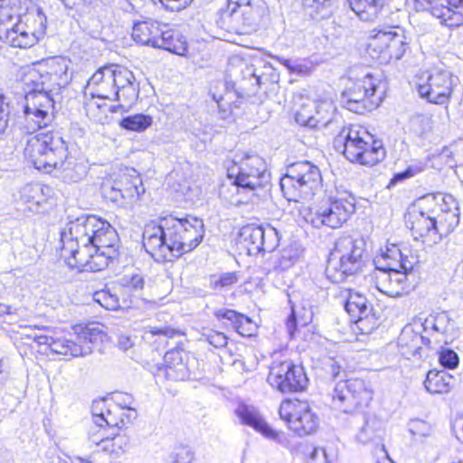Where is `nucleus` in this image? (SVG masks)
I'll return each instance as SVG.
<instances>
[{"label": "nucleus", "instance_id": "obj_1", "mask_svg": "<svg viewBox=\"0 0 463 463\" xmlns=\"http://www.w3.org/2000/svg\"><path fill=\"white\" fill-rule=\"evenodd\" d=\"M61 256L71 269L97 272L118 256L119 238L107 221L81 215L61 232Z\"/></svg>", "mask_w": 463, "mask_h": 463}, {"label": "nucleus", "instance_id": "obj_2", "mask_svg": "<svg viewBox=\"0 0 463 463\" xmlns=\"http://www.w3.org/2000/svg\"><path fill=\"white\" fill-rule=\"evenodd\" d=\"M204 225L196 217L178 218L172 214L149 223L143 232L146 251L157 262L174 259L194 250L203 241Z\"/></svg>", "mask_w": 463, "mask_h": 463}, {"label": "nucleus", "instance_id": "obj_3", "mask_svg": "<svg viewBox=\"0 0 463 463\" xmlns=\"http://www.w3.org/2000/svg\"><path fill=\"white\" fill-rule=\"evenodd\" d=\"M227 177L230 184H222L220 196L231 203H237L235 198L241 191L253 192L269 185L270 174L263 158L254 154L236 155L227 165Z\"/></svg>", "mask_w": 463, "mask_h": 463}, {"label": "nucleus", "instance_id": "obj_4", "mask_svg": "<svg viewBox=\"0 0 463 463\" xmlns=\"http://www.w3.org/2000/svg\"><path fill=\"white\" fill-rule=\"evenodd\" d=\"M384 92L381 73L369 68L354 67L349 71L341 102L349 111L364 114L380 106Z\"/></svg>", "mask_w": 463, "mask_h": 463}, {"label": "nucleus", "instance_id": "obj_5", "mask_svg": "<svg viewBox=\"0 0 463 463\" xmlns=\"http://www.w3.org/2000/svg\"><path fill=\"white\" fill-rule=\"evenodd\" d=\"M25 104L24 107L26 133L31 134L47 127L53 119L55 102L47 92L40 64L24 74Z\"/></svg>", "mask_w": 463, "mask_h": 463}, {"label": "nucleus", "instance_id": "obj_6", "mask_svg": "<svg viewBox=\"0 0 463 463\" xmlns=\"http://www.w3.org/2000/svg\"><path fill=\"white\" fill-rule=\"evenodd\" d=\"M334 145L337 150L343 149V154L350 162L364 165H374L386 156L383 142L375 140L361 126L344 128L335 138Z\"/></svg>", "mask_w": 463, "mask_h": 463}, {"label": "nucleus", "instance_id": "obj_7", "mask_svg": "<svg viewBox=\"0 0 463 463\" xmlns=\"http://www.w3.org/2000/svg\"><path fill=\"white\" fill-rule=\"evenodd\" d=\"M102 332L94 324L76 326L70 338L59 337L48 329L34 333L32 337L39 345H47L55 354L71 357L84 356L92 353L93 344L101 339Z\"/></svg>", "mask_w": 463, "mask_h": 463}, {"label": "nucleus", "instance_id": "obj_8", "mask_svg": "<svg viewBox=\"0 0 463 463\" xmlns=\"http://www.w3.org/2000/svg\"><path fill=\"white\" fill-rule=\"evenodd\" d=\"M131 35L138 44L164 49L180 56H185L188 51L186 39L179 31L154 19L134 22Z\"/></svg>", "mask_w": 463, "mask_h": 463}, {"label": "nucleus", "instance_id": "obj_9", "mask_svg": "<svg viewBox=\"0 0 463 463\" xmlns=\"http://www.w3.org/2000/svg\"><path fill=\"white\" fill-rule=\"evenodd\" d=\"M364 242L352 237L339 238L330 252L325 269L326 278L332 283H341L356 273L362 267Z\"/></svg>", "mask_w": 463, "mask_h": 463}, {"label": "nucleus", "instance_id": "obj_10", "mask_svg": "<svg viewBox=\"0 0 463 463\" xmlns=\"http://www.w3.org/2000/svg\"><path fill=\"white\" fill-rule=\"evenodd\" d=\"M25 152L34 167L46 173L61 167L62 160L67 159L69 155L68 146L57 131L37 134L28 141Z\"/></svg>", "mask_w": 463, "mask_h": 463}, {"label": "nucleus", "instance_id": "obj_11", "mask_svg": "<svg viewBox=\"0 0 463 463\" xmlns=\"http://www.w3.org/2000/svg\"><path fill=\"white\" fill-rule=\"evenodd\" d=\"M46 21V16L40 8H33L18 15L10 27H2L0 40L14 48H31L45 34Z\"/></svg>", "mask_w": 463, "mask_h": 463}, {"label": "nucleus", "instance_id": "obj_12", "mask_svg": "<svg viewBox=\"0 0 463 463\" xmlns=\"http://www.w3.org/2000/svg\"><path fill=\"white\" fill-rule=\"evenodd\" d=\"M321 174L318 167L308 161H300L288 167L280 179V187L289 201L298 202L315 194L321 185Z\"/></svg>", "mask_w": 463, "mask_h": 463}, {"label": "nucleus", "instance_id": "obj_13", "mask_svg": "<svg viewBox=\"0 0 463 463\" xmlns=\"http://www.w3.org/2000/svg\"><path fill=\"white\" fill-rule=\"evenodd\" d=\"M373 395L372 388L364 380L351 378L335 383L332 398L334 405L339 410L345 413H354L367 408Z\"/></svg>", "mask_w": 463, "mask_h": 463}, {"label": "nucleus", "instance_id": "obj_14", "mask_svg": "<svg viewBox=\"0 0 463 463\" xmlns=\"http://www.w3.org/2000/svg\"><path fill=\"white\" fill-rule=\"evenodd\" d=\"M269 6L264 0H228L223 16L230 19L236 30L247 33L257 30L269 15Z\"/></svg>", "mask_w": 463, "mask_h": 463}, {"label": "nucleus", "instance_id": "obj_15", "mask_svg": "<svg viewBox=\"0 0 463 463\" xmlns=\"http://www.w3.org/2000/svg\"><path fill=\"white\" fill-rule=\"evenodd\" d=\"M355 211V200L348 193L337 194L335 197H329L317 209L310 222L319 228L323 225L332 229L342 226Z\"/></svg>", "mask_w": 463, "mask_h": 463}, {"label": "nucleus", "instance_id": "obj_16", "mask_svg": "<svg viewBox=\"0 0 463 463\" xmlns=\"http://www.w3.org/2000/svg\"><path fill=\"white\" fill-rule=\"evenodd\" d=\"M267 381L282 393L302 392L308 383L304 368L289 360L274 361L269 367Z\"/></svg>", "mask_w": 463, "mask_h": 463}, {"label": "nucleus", "instance_id": "obj_17", "mask_svg": "<svg viewBox=\"0 0 463 463\" xmlns=\"http://www.w3.org/2000/svg\"><path fill=\"white\" fill-rule=\"evenodd\" d=\"M279 414L298 436L314 433L319 425L318 417L307 402L284 401L279 406Z\"/></svg>", "mask_w": 463, "mask_h": 463}, {"label": "nucleus", "instance_id": "obj_18", "mask_svg": "<svg viewBox=\"0 0 463 463\" xmlns=\"http://www.w3.org/2000/svg\"><path fill=\"white\" fill-rule=\"evenodd\" d=\"M407 46V38L403 32L393 27L378 30L371 36L368 45L369 50L379 53L377 58L382 61L400 60L404 55Z\"/></svg>", "mask_w": 463, "mask_h": 463}, {"label": "nucleus", "instance_id": "obj_19", "mask_svg": "<svg viewBox=\"0 0 463 463\" xmlns=\"http://www.w3.org/2000/svg\"><path fill=\"white\" fill-rule=\"evenodd\" d=\"M239 243L249 255H257L262 251H273L279 243V233L271 226L246 225L241 229Z\"/></svg>", "mask_w": 463, "mask_h": 463}, {"label": "nucleus", "instance_id": "obj_20", "mask_svg": "<svg viewBox=\"0 0 463 463\" xmlns=\"http://www.w3.org/2000/svg\"><path fill=\"white\" fill-rule=\"evenodd\" d=\"M430 209L432 214L437 240L451 233L459 223L458 203L452 195H439Z\"/></svg>", "mask_w": 463, "mask_h": 463}, {"label": "nucleus", "instance_id": "obj_21", "mask_svg": "<svg viewBox=\"0 0 463 463\" xmlns=\"http://www.w3.org/2000/svg\"><path fill=\"white\" fill-rule=\"evenodd\" d=\"M458 78L448 71H436L428 76L427 81L418 86L421 98L429 102L442 105L449 101Z\"/></svg>", "mask_w": 463, "mask_h": 463}, {"label": "nucleus", "instance_id": "obj_22", "mask_svg": "<svg viewBox=\"0 0 463 463\" xmlns=\"http://www.w3.org/2000/svg\"><path fill=\"white\" fill-rule=\"evenodd\" d=\"M332 103L307 100L295 113L296 122L310 128H326L332 122Z\"/></svg>", "mask_w": 463, "mask_h": 463}, {"label": "nucleus", "instance_id": "obj_23", "mask_svg": "<svg viewBox=\"0 0 463 463\" xmlns=\"http://www.w3.org/2000/svg\"><path fill=\"white\" fill-rule=\"evenodd\" d=\"M438 199V196L428 195L421 199L423 204L420 211H413L409 213L407 226L411 229V234L415 240H420L430 236L432 242L437 243V235L435 232L432 214L430 209L432 203Z\"/></svg>", "mask_w": 463, "mask_h": 463}, {"label": "nucleus", "instance_id": "obj_24", "mask_svg": "<svg viewBox=\"0 0 463 463\" xmlns=\"http://www.w3.org/2000/svg\"><path fill=\"white\" fill-rule=\"evenodd\" d=\"M89 95L97 97L99 100L119 99V92H116L111 65L99 68L87 83Z\"/></svg>", "mask_w": 463, "mask_h": 463}, {"label": "nucleus", "instance_id": "obj_25", "mask_svg": "<svg viewBox=\"0 0 463 463\" xmlns=\"http://www.w3.org/2000/svg\"><path fill=\"white\" fill-rule=\"evenodd\" d=\"M116 92H119V101L127 106H131L138 97L139 84L137 82L133 72L128 69L110 64Z\"/></svg>", "mask_w": 463, "mask_h": 463}, {"label": "nucleus", "instance_id": "obj_26", "mask_svg": "<svg viewBox=\"0 0 463 463\" xmlns=\"http://www.w3.org/2000/svg\"><path fill=\"white\" fill-rule=\"evenodd\" d=\"M235 414L241 424L253 428L266 438L279 443H283L286 439L282 432L276 431L268 425L254 407L243 403L239 404L235 410Z\"/></svg>", "mask_w": 463, "mask_h": 463}, {"label": "nucleus", "instance_id": "obj_27", "mask_svg": "<svg viewBox=\"0 0 463 463\" xmlns=\"http://www.w3.org/2000/svg\"><path fill=\"white\" fill-rule=\"evenodd\" d=\"M47 92L51 94L55 90L67 86L70 82L68 61L65 59H52L45 63H40Z\"/></svg>", "mask_w": 463, "mask_h": 463}, {"label": "nucleus", "instance_id": "obj_28", "mask_svg": "<svg viewBox=\"0 0 463 463\" xmlns=\"http://www.w3.org/2000/svg\"><path fill=\"white\" fill-rule=\"evenodd\" d=\"M373 278L376 288L389 297H400L408 289L407 275L399 270V269L388 273L376 271L373 273Z\"/></svg>", "mask_w": 463, "mask_h": 463}, {"label": "nucleus", "instance_id": "obj_29", "mask_svg": "<svg viewBox=\"0 0 463 463\" xmlns=\"http://www.w3.org/2000/svg\"><path fill=\"white\" fill-rule=\"evenodd\" d=\"M430 340L416 332L411 326L402 328L398 338L400 353L404 357L411 359L421 358L423 356V347L429 346Z\"/></svg>", "mask_w": 463, "mask_h": 463}, {"label": "nucleus", "instance_id": "obj_30", "mask_svg": "<svg viewBox=\"0 0 463 463\" xmlns=\"http://www.w3.org/2000/svg\"><path fill=\"white\" fill-rule=\"evenodd\" d=\"M165 376L172 381H184L190 375L186 363L187 354L181 349H172L165 354Z\"/></svg>", "mask_w": 463, "mask_h": 463}, {"label": "nucleus", "instance_id": "obj_31", "mask_svg": "<svg viewBox=\"0 0 463 463\" xmlns=\"http://www.w3.org/2000/svg\"><path fill=\"white\" fill-rule=\"evenodd\" d=\"M447 5L440 3L439 6H431L430 14L439 20L442 25L449 28L458 27L463 24V14L457 9L462 0H446Z\"/></svg>", "mask_w": 463, "mask_h": 463}, {"label": "nucleus", "instance_id": "obj_32", "mask_svg": "<svg viewBox=\"0 0 463 463\" xmlns=\"http://www.w3.org/2000/svg\"><path fill=\"white\" fill-rule=\"evenodd\" d=\"M214 317L219 320L231 322L232 327L243 336H250L256 330V325L247 316L228 308H217L213 311Z\"/></svg>", "mask_w": 463, "mask_h": 463}, {"label": "nucleus", "instance_id": "obj_33", "mask_svg": "<svg viewBox=\"0 0 463 463\" xmlns=\"http://www.w3.org/2000/svg\"><path fill=\"white\" fill-rule=\"evenodd\" d=\"M115 185L120 188L124 207L131 206L145 192L143 183L138 175H122L115 180Z\"/></svg>", "mask_w": 463, "mask_h": 463}, {"label": "nucleus", "instance_id": "obj_34", "mask_svg": "<svg viewBox=\"0 0 463 463\" xmlns=\"http://www.w3.org/2000/svg\"><path fill=\"white\" fill-rule=\"evenodd\" d=\"M364 422L359 427L355 439L361 444L381 442L384 435L383 422L375 416H364Z\"/></svg>", "mask_w": 463, "mask_h": 463}, {"label": "nucleus", "instance_id": "obj_35", "mask_svg": "<svg viewBox=\"0 0 463 463\" xmlns=\"http://www.w3.org/2000/svg\"><path fill=\"white\" fill-rule=\"evenodd\" d=\"M423 331L428 333L429 330L444 335V343L452 341V333L454 331V322L450 319L449 315L445 312L430 316L421 324Z\"/></svg>", "mask_w": 463, "mask_h": 463}, {"label": "nucleus", "instance_id": "obj_36", "mask_svg": "<svg viewBox=\"0 0 463 463\" xmlns=\"http://www.w3.org/2000/svg\"><path fill=\"white\" fill-rule=\"evenodd\" d=\"M237 71L240 72L241 88L249 92H256L262 84V78L258 72L259 70L253 64L239 60L232 73L236 74Z\"/></svg>", "mask_w": 463, "mask_h": 463}, {"label": "nucleus", "instance_id": "obj_37", "mask_svg": "<svg viewBox=\"0 0 463 463\" xmlns=\"http://www.w3.org/2000/svg\"><path fill=\"white\" fill-rule=\"evenodd\" d=\"M455 380L445 370L429 371L424 382L426 390L430 393H447L450 391Z\"/></svg>", "mask_w": 463, "mask_h": 463}, {"label": "nucleus", "instance_id": "obj_38", "mask_svg": "<svg viewBox=\"0 0 463 463\" xmlns=\"http://www.w3.org/2000/svg\"><path fill=\"white\" fill-rule=\"evenodd\" d=\"M225 89L226 92L224 96L217 95L216 93L211 91L213 99L215 100L216 103L218 104L219 112L222 118H227L232 113V106H234L235 108L240 107L239 100H232L234 97L240 98L238 96L237 90H235V82H233L232 80H227L225 82Z\"/></svg>", "mask_w": 463, "mask_h": 463}, {"label": "nucleus", "instance_id": "obj_39", "mask_svg": "<svg viewBox=\"0 0 463 463\" xmlns=\"http://www.w3.org/2000/svg\"><path fill=\"white\" fill-rule=\"evenodd\" d=\"M351 9L363 21L374 20L383 6V0H347Z\"/></svg>", "mask_w": 463, "mask_h": 463}, {"label": "nucleus", "instance_id": "obj_40", "mask_svg": "<svg viewBox=\"0 0 463 463\" xmlns=\"http://www.w3.org/2000/svg\"><path fill=\"white\" fill-rule=\"evenodd\" d=\"M288 302L291 304V314L287 320V329L290 337H293L298 326H305L312 322L314 311L310 306L308 307L303 306L300 310H298L290 298Z\"/></svg>", "mask_w": 463, "mask_h": 463}, {"label": "nucleus", "instance_id": "obj_41", "mask_svg": "<svg viewBox=\"0 0 463 463\" xmlns=\"http://www.w3.org/2000/svg\"><path fill=\"white\" fill-rule=\"evenodd\" d=\"M65 182L76 183L87 174L85 165L78 162L75 158L69 156L62 160L61 167H55Z\"/></svg>", "mask_w": 463, "mask_h": 463}, {"label": "nucleus", "instance_id": "obj_42", "mask_svg": "<svg viewBox=\"0 0 463 463\" xmlns=\"http://www.w3.org/2000/svg\"><path fill=\"white\" fill-rule=\"evenodd\" d=\"M272 59L287 68L289 73L298 76H307L313 70L312 62L307 60H290L279 56H272Z\"/></svg>", "mask_w": 463, "mask_h": 463}, {"label": "nucleus", "instance_id": "obj_43", "mask_svg": "<svg viewBox=\"0 0 463 463\" xmlns=\"http://www.w3.org/2000/svg\"><path fill=\"white\" fill-rule=\"evenodd\" d=\"M346 312L353 317L366 313L367 310H373L372 305H370L364 295L359 293H350L349 297L345 304Z\"/></svg>", "mask_w": 463, "mask_h": 463}, {"label": "nucleus", "instance_id": "obj_44", "mask_svg": "<svg viewBox=\"0 0 463 463\" xmlns=\"http://www.w3.org/2000/svg\"><path fill=\"white\" fill-rule=\"evenodd\" d=\"M152 118L144 114H135L123 118L119 126L127 130L142 132L152 125Z\"/></svg>", "mask_w": 463, "mask_h": 463}, {"label": "nucleus", "instance_id": "obj_45", "mask_svg": "<svg viewBox=\"0 0 463 463\" xmlns=\"http://www.w3.org/2000/svg\"><path fill=\"white\" fill-rule=\"evenodd\" d=\"M337 452L333 446L316 447L309 455L308 463H335Z\"/></svg>", "mask_w": 463, "mask_h": 463}, {"label": "nucleus", "instance_id": "obj_46", "mask_svg": "<svg viewBox=\"0 0 463 463\" xmlns=\"http://www.w3.org/2000/svg\"><path fill=\"white\" fill-rule=\"evenodd\" d=\"M355 328L359 330L362 335L371 334L379 326L378 318L373 313V310H367L366 313H363L354 317Z\"/></svg>", "mask_w": 463, "mask_h": 463}, {"label": "nucleus", "instance_id": "obj_47", "mask_svg": "<svg viewBox=\"0 0 463 463\" xmlns=\"http://www.w3.org/2000/svg\"><path fill=\"white\" fill-rule=\"evenodd\" d=\"M110 435H103L99 443L103 444L104 449H109L112 453H118L119 450H124L128 445V439L125 435L119 433H111ZM94 442H99L93 439Z\"/></svg>", "mask_w": 463, "mask_h": 463}, {"label": "nucleus", "instance_id": "obj_48", "mask_svg": "<svg viewBox=\"0 0 463 463\" xmlns=\"http://www.w3.org/2000/svg\"><path fill=\"white\" fill-rule=\"evenodd\" d=\"M93 300L102 307L109 310H117L119 307V299L109 289H101L94 292Z\"/></svg>", "mask_w": 463, "mask_h": 463}, {"label": "nucleus", "instance_id": "obj_49", "mask_svg": "<svg viewBox=\"0 0 463 463\" xmlns=\"http://www.w3.org/2000/svg\"><path fill=\"white\" fill-rule=\"evenodd\" d=\"M20 15L17 8L13 6L8 0H0V29L8 28L15 23L16 17Z\"/></svg>", "mask_w": 463, "mask_h": 463}, {"label": "nucleus", "instance_id": "obj_50", "mask_svg": "<svg viewBox=\"0 0 463 463\" xmlns=\"http://www.w3.org/2000/svg\"><path fill=\"white\" fill-rule=\"evenodd\" d=\"M119 284L126 291L139 294L144 288L145 280L140 274L125 275L120 279Z\"/></svg>", "mask_w": 463, "mask_h": 463}, {"label": "nucleus", "instance_id": "obj_51", "mask_svg": "<svg viewBox=\"0 0 463 463\" xmlns=\"http://www.w3.org/2000/svg\"><path fill=\"white\" fill-rule=\"evenodd\" d=\"M409 430L415 439L430 437L433 433L432 426L420 419H414L409 422Z\"/></svg>", "mask_w": 463, "mask_h": 463}, {"label": "nucleus", "instance_id": "obj_52", "mask_svg": "<svg viewBox=\"0 0 463 463\" xmlns=\"http://www.w3.org/2000/svg\"><path fill=\"white\" fill-rule=\"evenodd\" d=\"M89 91L86 90L85 97V109L87 115L93 118L97 121H100L102 119V114L105 113V103L99 102L95 100L96 97L90 96V99H88Z\"/></svg>", "mask_w": 463, "mask_h": 463}, {"label": "nucleus", "instance_id": "obj_53", "mask_svg": "<svg viewBox=\"0 0 463 463\" xmlns=\"http://www.w3.org/2000/svg\"><path fill=\"white\" fill-rule=\"evenodd\" d=\"M335 3L336 0H304L307 7L313 9L317 14H321L322 17L331 14Z\"/></svg>", "mask_w": 463, "mask_h": 463}, {"label": "nucleus", "instance_id": "obj_54", "mask_svg": "<svg viewBox=\"0 0 463 463\" xmlns=\"http://www.w3.org/2000/svg\"><path fill=\"white\" fill-rule=\"evenodd\" d=\"M106 405V402L104 400H99L93 402L91 406V413L93 418V422L97 427L100 429L103 428V420L106 415V410H109Z\"/></svg>", "mask_w": 463, "mask_h": 463}, {"label": "nucleus", "instance_id": "obj_55", "mask_svg": "<svg viewBox=\"0 0 463 463\" xmlns=\"http://www.w3.org/2000/svg\"><path fill=\"white\" fill-rule=\"evenodd\" d=\"M439 360L442 366L449 369H454L458 364V356L457 353L448 348L441 349Z\"/></svg>", "mask_w": 463, "mask_h": 463}, {"label": "nucleus", "instance_id": "obj_56", "mask_svg": "<svg viewBox=\"0 0 463 463\" xmlns=\"http://www.w3.org/2000/svg\"><path fill=\"white\" fill-rule=\"evenodd\" d=\"M421 171V168L416 165H410L404 171L394 174L391 179L388 188L396 185L398 183L403 182L406 179L415 176Z\"/></svg>", "mask_w": 463, "mask_h": 463}, {"label": "nucleus", "instance_id": "obj_57", "mask_svg": "<svg viewBox=\"0 0 463 463\" xmlns=\"http://www.w3.org/2000/svg\"><path fill=\"white\" fill-rule=\"evenodd\" d=\"M103 194L108 200L124 207V200L121 198L120 188L115 185V180L111 184H107L103 187Z\"/></svg>", "mask_w": 463, "mask_h": 463}, {"label": "nucleus", "instance_id": "obj_58", "mask_svg": "<svg viewBox=\"0 0 463 463\" xmlns=\"http://www.w3.org/2000/svg\"><path fill=\"white\" fill-rule=\"evenodd\" d=\"M430 118L423 115H416L411 120V129L419 136L430 129Z\"/></svg>", "mask_w": 463, "mask_h": 463}, {"label": "nucleus", "instance_id": "obj_59", "mask_svg": "<svg viewBox=\"0 0 463 463\" xmlns=\"http://www.w3.org/2000/svg\"><path fill=\"white\" fill-rule=\"evenodd\" d=\"M203 336L210 345L216 348L224 347L228 343L227 336L222 332L211 330L205 333Z\"/></svg>", "mask_w": 463, "mask_h": 463}, {"label": "nucleus", "instance_id": "obj_60", "mask_svg": "<svg viewBox=\"0 0 463 463\" xmlns=\"http://www.w3.org/2000/svg\"><path fill=\"white\" fill-rule=\"evenodd\" d=\"M146 333L152 335H162L166 338H174L182 335L181 330L165 326L162 327L149 326L146 328Z\"/></svg>", "mask_w": 463, "mask_h": 463}, {"label": "nucleus", "instance_id": "obj_61", "mask_svg": "<svg viewBox=\"0 0 463 463\" xmlns=\"http://www.w3.org/2000/svg\"><path fill=\"white\" fill-rule=\"evenodd\" d=\"M373 262L375 265L374 272L384 271L385 273H388L389 271L399 269L400 266L395 261L393 263H389L388 259H386L383 253L381 256L376 257Z\"/></svg>", "mask_w": 463, "mask_h": 463}, {"label": "nucleus", "instance_id": "obj_62", "mask_svg": "<svg viewBox=\"0 0 463 463\" xmlns=\"http://www.w3.org/2000/svg\"><path fill=\"white\" fill-rule=\"evenodd\" d=\"M116 405L121 409L132 410L133 397L127 392H116L113 395Z\"/></svg>", "mask_w": 463, "mask_h": 463}, {"label": "nucleus", "instance_id": "obj_63", "mask_svg": "<svg viewBox=\"0 0 463 463\" xmlns=\"http://www.w3.org/2000/svg\"><path fill=\"white\" fill-rule=\"evenodd\" d=\"M120 424H124L123 420L117 416L115 411H113L111 409L106 410V415L104 417L102 429H105L106 427L119 428Z\"/></svg>", "mask_w": 463, "mask_h": 463}, {"label": "nucleus", "instance_id": "obj_64", "mask_svg": "<svg viewBox=\"0 0 463 463\" xmlns=\"http://www.w3.org/2000/svg\"><path fill=\"white\" fill-rule=\"evenodd\" d=\"M238 281V277L235 272H227L223 273L220 276V278L215 280L214 286L215 288H224L228 286H232Z\"/></svg>", "mask_w": 463, "mask_h": 463}]
</instances>
